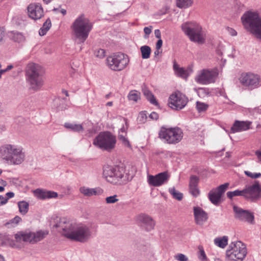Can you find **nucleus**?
<instances>
[{
    "label": "nucleus",
    "instance_id": "nucleus-38",
    "mask_svg": "<svg viewBox=\"0 0 261 261\" xmlns=\"http://www.w3.org/2000/svg\"><path fill=\"white\" fill-rule=\"evenodd\" d=\"M12 39L17 42H23L25 40V37L21 33L17 32H13Z\"/></svg>",
    "mask_w": 261,
    "mask_h": 261
},
{
    "label": "nucleus",
    "instance_id": "nucleus-39",
    "mask_svg": "<svg viewBox=\"0 0 261 261\" xmlns=\"http://www.w3.org/2000/svg\"><path fill=\"white\" fill-rule=\"evenodd\" d=\"M199 178L195 175H192L190 177L189 187L198 186Z\"/></svg>",
    "mask_w": 261,
    "mask_h": 261
},
{
    "label": "nucleus",
    "instance_id": "nucleus-20",
    "mask_svg": "<svg viewBox=\"0 0 261 261\" xmlns=\"http://www.w3.org/2000/svg\"><path fill=\"white\" fill-rule=\"evenodd\" d=\"M24 159L25 154L23 151V149L20 147L14 145L8 163L12 165H19L23 162Z\"/></svg>",
    "mask_w": 261,
    "mask_h": 261
},
{
    "label": "nucleus",
    "instance_id": "nucleus-18",
    "mask_svg": "<svg viewBox=\"0 0 261 261\" xmlns=\"http://www.w3.org/2000/svg\"><path fill=\"white\" fill-rule=\"evenodd\" d=\"M170 176L167 172L160 173L155 175H149L148 177V182L150 186L159 187L166 183Z\"/></svg>",
    "mask_w": 261,
    "mask_h": 261
},
{
    "label": "nucleus",
    "instance_id": "nucleus-4",
    "mask_svg": "<svg viewBox=\"0 0 261 261\" xmlns=\"http://www.w3.org/2000/svg\"><path fill=\"white\" fill-rule=\"evenodd\" d=\"M244 28L261 41V17L255 11H247L241 17Z\"/></svg>",
    "mask_w": 261,
    "mask_h": 261
},
{
    "label": "nucleus",
    "instance_id": "nucleus-40",
    "mask_svg": "<svg viewBox=\"0 0 261 261\" xmlns=\"http://www.w3.org/2000/svg\"><path fill=\"white\" fill-rule=\"evenodd\" d=\"M118 201L117 195H114L113 196L107 197L106 198V202L108 204L114 203Z\"/></svg>",
    "mask_w": 261,
    "mask_h": 261
},
{
    "label": "nucleus",
    "instance_id": "nucleus-14",
    "mask_svg": "<svg viewBox=\"0 0 261 261\" xmlns=\"http://www.w3.org/2000/svg\"><path fill=\"white\" fill-rule=\"evenodd\" d=\"M260 76L251 72L242 73L239 78L240 83L244 86L251 89L257 88L259 86Z\"/></svg>",
    "mask_w": 261,
    "mask_h": 261
},
{
    "label": "nucleus",
    "instance_id": "nucleus-45",
    "mask_svg": "<svg viewBox=\"0 0 261 261\" xmlns=\"http://www.w3.org/2000/svg\"><path fill=\"white\" fill-rule=\"evenodd\" d=\"M190 193L194 197H197L200 193L199 190L198 186L189 187Z\"/></svg>",
    "mask_w": 261,
    "mask_h": 261
},
{
    "label": "nucleus",
    "instance_id": "nucleus-61",
    "mask_svg": "<svg viewBox=\"0 0 261 261\" xmlns=\"http://www.w3.org/2000/svg\"><path fill=\"white\" fill-rule=\"evenodd\" d=\"M63 94H65L66 96H69L68 92L67 90L63 89L62 91Z\"/></svg>",
    "mask_w": 261,
    "mask_h": 261
},
{
    "label": "nucleus",
    "instance_id": "nucleus-41",
    "mask_svg": "<svg viewBox=\"0 0 261 261\" xmlns=\"http://www.w3.org/2000/svg\"><path fill=\"white\" fill-rule=\"evenodd\" d=\"M196 108L198 111L201 112L206 110L207 108V106L203 102L197 101L196 103Z\"/></svg>",
    "mask_w": 261,
    "mask_h": 261
},
{
    "label": "nucleus",
    "instance_id": "nucleus-56",
    "mask_svg": "<svg viewBox=\"0 0 261 261\" xmlns=\"http://www.w3.org/2000/svg\"><path fill=\"white\" fill-rule=\"evenodd\" d=\"M47 31L48 30L41 27L39 31V34L40 36H44L46 34Z\"/></svg>",
    "mask_w": 261,
    "mask_h": 261
},
{
    "label": "nucleus",
    "instance_id": "nucleus-21",
    "mask_svg": "<svg viewBox=\"0 0 261 261\" xmlns=\"http://www.w3.org/2000/svg\"><path fill=\"white\" fill-rule=\"evenodd\" d=\"M137 220L138 223L144 226L147 231H150L154 227L155 223L149 215L141 214L137 216Z\"/></svg>",
    "mask_w": 261,
    "mask_h": 261
},
{
    "label": "nucleus",
    "instance_id": "nucleus-27",
    "mask_svg": "<svg viewBox=\"0 0 261 261\" xmlns=\"http://www.w3.org/2000/svg\"><path fill=\"white\" fill-rule=\"evenodd\" d=\"M228 240L227 236L218 237L214 240V243L217 246L221 248H224L228 244Z\"/></svg>",
    "mask_w": 261,
    "mask_h": 261
},
{
    "label": "nucleus",
    "instance_id": "nucleus-8",
    "mask_svg": "<svg viewBox=\"0 0 261 261\" xmlns=\"http://www.w3.org/2000/svg\"><path fill=\"white\" fill-rule=\"evenodd\" d=\"M159 137L168 144H175L182 139L183 132L178 127L166 128L163 126L159 131Z\"/></svg>",
    "mask_w": 261,
    "mask_h": 261
},
{
    "label": "nucleus",
    "instance_id": "nucleus-22",
    "mask_svg": "<svg viewBox=\"0 0 261 261\" xmlns=\"http://www.w3.org/2000/svg\"><path fill=\"white\" fill-rule=\"evenodd\" d=\"M193 211L196 223L198 225H203L208 219L207 213L202 208L198 206L194 207Z\"/></svg>",
    "mask_w": 261,
    "mask_h": 261
},
{
    "label": "nucleus",
    "instance_id": "nucleus-48",
    "mask_svg": "<svg viewBox=\"0 0 261 261\" xmlns=\"http://www.w3.org/2000/svg\"><path fill=\"white\" fill-rule=\"evenodd\" d=\"M96 57L102 58L105 56V51L103 49H98L95 53Z\"/></svg>",
    "mask_w": 261,
    "mask_h": 261
},
{
    "label": "nucleus",
    "instance_id": "nucleus-28",
    "mask_svg": "<svg viewBox=\"0 0 261 261\" xmlns=\"http://www.w3.org/2000/svg\"><path fill=\"white\" fill-rule=\"evenodd\" d=\"M19 213L23 215H25L29 211V204L25 201H19L17 203Z\"/></svg>",
    "mask_w": 261,
    "mask_h": 261
},
{
    "label": "nucleus",
    "instance_id": "nucleus-37",
    "mask_svg": "<svg viewBox=\"0 0 261 261\" xmlns=\"http://www.w3.org/2000/svg\"><path fill=\"white\" fill-rule=\"evenodd\" d=\"M198 257L200 261H208L207 257L202 246H198Z\"/></svg>",
    "mask_w": 261,
    "mask_h": 261
},
{
    "label": "nucleus",
    "instance_id": "nucleus-23",
    "mask_svg": "<svg viewBox=\"0 0 261 261\" xmlns=\"http://www.w3.org/2000/svg\"><path fill=\"white\" fill-rule=\"evenodd\" d=\"M251 124L249 121H241L239 120L235 121L230 129V132L235 133L237 132L245 131L250 128Z\"/></svg>",
    "mask_w": 261,
    "mask_h": 261
},
{
    "label": "nucleus",
    "instance_id": "nucleus-42",
    "mask_svg": "<svg viewBox=\"0 0 261 261\" xmlns=\"http://www.w3.org/2000/svg\"><path fill=\"white\" fill-rule=\"evenodd\" d=\"M147 118L146 113L145 112H141L139 114L137 119L140 123H144L146 121Z\"/></svg>",
    "mask_w": 261,
    "mask_h": 261
},
{
    "label": "nucleus",
    "instance_id": "nucleus-5",
    "mask_svg": "<svg viewBox=\"0 0 261 261\" xmlns=\"http://www.w3.org/2000/svg\"><path fill=\"white\" fill-rule=\"evenodd\" d=\"M103 175L108 182L113 185H123L129 181V175L125 169L119 166H105Z\"/></svg>",
    "mask_w": 261,
    "mask_h": 261
},
{
    "label": "nucleus",
    "instance_id": "nucleus-1",
    "mask_svg": "<svg viewBox=\"0 0 261 261\" xmlns=\"http://www.w3.org/2000/svg\"><path fill=\"white\" fill-rule=\"evenodd\" d=\"M55 226L62 230V234L65 237L81 243L87 242L92 236V231L89 226L75 224L65 218L60 219Z\"/></svg>",
    "mask_w": 261,
    "mask_h": 261
},
{
    "label": "nucleus",
    "instance_id": "nucleus-55",
    "mask_svg": "<svg viewBox=\"0 0 261 261\" xmlns=\"http://www.w3.org/2000/svg\"><path fill=\"white\" fill-rule=\"evenodd\" d=\"M163 41L161 39H159L156 43V49L159 50L162 46Z\"/></svg>",
    "mask_w": 261,
    "mask_h": 261
},
{
    "label": "nucleus",
    "instance_id": "nucleus-51",
    "mask_svg": "<svg viewBox=\"0 0 261 261\" xmlns=\"http://www.w3.org/2000/svg\"><path fill=\"white\" fill-rule=\"evenodd\" d=\"M149 117L152 120H156L159 118V115L157 113L153 112L149 115Z\"/></svg>",
    "mask_w": 261,
    "mask_h": 261
},
{
    "label": "nucleus",
    "instance_id": "nucleus-7",
    "mask_svg": "<svg viewBox=\"0 0 261 261\" xmlns=\"http://www.w3.org/2000/svg\"><path fill=\"white\" fill-rule=\"evenodd\" d=\"M48 234V230H40L33 232L29 230L20 231L14 235L16 242H28L30 244H35L44 239Z\"/></svg>",
    "mask_w": 261,
    "mask_h": 261
},
{
    "label": "nucleus",
    "instance_id": "nucleus-59",
    "mask_svg": "<svg viewBox=\"0 0 261 261\" xmlns=\"http://www.w3.org/2000/svg\"><path fill=\"white\" fill-rule=\"evenodd\" d=\"M255 154L256 155L258 161L261 162V151L257 150L255 151Z\"/></svg>",
    "mask_w": 261,
    "mask_h": 261
},
{
    "label": "nucleus",
    "instance_id": "nucleus-47",
    "mask_svg": "<svg viewBox=\"0 0 261 261\" xmlns=\"http://www.w3.org/2000/svg\"><path fill=\"white\" fill-rule=\"evenodd\" d=\"M175 259L178 261H189L188 257L184 254L178 253L174 256Z\"/></svg>",
    "mask_w": 261,
    "mask_h": 261
},
{
    "label": "nucleus",
    "instance_id": "nucleus-16",
    "mask_svg": "<svg viewBox=\"0 0 261 261\" xmlns=\"http://www.w3.org/2000/svg\"><path fill=\"white\" fill-rule=\"evenodd\" d=\"M229 183L221 185L216 188L212 189L208 194L210 201L214 205H218L221 202L222 195L228 189Z\"/></svg>",
    "mask_w": 261,
    "mask_h": 261
},
{
    "label": "nucleus",
    "instance_id": "nucleus-15",
    "mask_svg": "<svg viewBox=\"0 0 261 261\" xmlns=\"http://www.w3.org/2000/svg\"><path fill=\"white\" fill-rule=\"evenodd\" d=\"M188 98L181 93L177 92L172 94L168 100V105L172 109L179 110L187 104Z\"/></svg>",
    "mask_w": 261,
    "mask_h": 261
},
{
    "label": "nucleus",
    "instance_id": "nucleus-19",
    "mask_svg": "<svg viewBox=\"0 0 261 261\" xmlns=\"http://www.w3.org/2000/svg\"><path fill=\"white\" fill-rule=\"evenodd\" d=\"M27 9L29 17L35 20L40 19L44 16L43 9L39 3L30 4Z\"/></svg>",
    "mask_w": 261,
    "mask_h": 261
},
{
    "label": "nucleus",
    "instance_id": "nucleus-60",
    "mask_svg": "<svg viewBox=\"0 0 261 261\" xmlns=\"http://www.w3.org/2000/svg\"><path fill=\"white\" fill-rule=\"evenodd\" d=\"M6 196L7 197H6V198H8V200L9 199L11 198L14 197V193L12 192H9L6 194Z\"/></svg>",
    "mask_w": 261,
    "mask_h": 261
},
{
    "label": "nucleus",
    "instance_id": "nucleus-49",
    "mask_svg": "<svg viewBox=\"0 0 261 261\" xmlns=\"http://www.w3.org/2000/svg\"><path fill=\"white\" fill-rule=\"evenodd\" d=\"M51 26V20L49 18L46 19V20L44 22L43 26L42 27L43 28L46 29L47 30H49Z\"/></svg>",
    "mask_w": 261,
    "mask_h": 261
},
{
    "label": "nucleus",
    "instance_id": "nucleus-63",
    "mask_svg": "<svg viewBox=\"0 0 261 261\" xmlns=\"http://www.w3.org/2000/svg\"><path fill=\"white\" fill-rule=\"evenodd\" d=\"M159 53H160L159 50H158L156 49V50L154 53L155 56H158Z\"/></svg>",
    "mask_w": 261,
    "mask_h": 261
},
{
    "label": "nucleus",
    "instance_id": "nucleus-34",
    "mask_svg": "<svg viewBox=\"0 0 261 261\" xmlns=\"http://www.w3.org/2000/svg\"><path fill=\"white\" fill-rule=\"evenodd\" d=\"M173 68L178 76L182 78H186L187 76V71L183 68L178 67L175 62L173 65Z\"/></svg>",
    "mask_w": 261,
    "mask_h": 261
},
{
    "label": "nucleus",
    "instance_id": "nucleus-52",
    "mask_svg": "<svg viewBox=\"0 0 261 261\" xmlns=\"http://www.w3.org/2000/svg\"><path fill=\"white\" fill-rule=\"evenodd\" d=\"M119 137L120 139L123 141V142L124 143L125 145H126L127 146H130L129 141L125 137H124L123 136H122L121 135H119Z\"/></svg>",
    "mask_w": 261,
    "mask_h": 261
},
{
    "label": "nucleus",
    "instance_id": "nucleus-36",
    "mask_svg": "<svg viewBox=\"0 0 261 261\" xmlns=\"http://www.w3.org/2000/svg\"><path fill=\"white\" fill-rule=\"evenodd\" d=\"M227 197L232 199L233 197L235 196H242L244 197L243 189L242 190H236L234 191H229L226 193Z\"/></svg>",
    "mask_w": 261,
    "mask_h": 261
},
{
    "label": "nucleus",
    "instance_id": "nucleus-30",
    "mask_svg": "<svg viewBox=\"0 0 261 261\" xmlns=\"http://www.w3.org/2000/svg\"><path fill=\"white\" fill-rule=\"evenodd\" d=\"M176 6L180 9H186L192 6L193 0H176Z\"/></svg>",
    "mask_w": 261,
    "mask_h": 261
},
{
    "label": "nucleus",
    "instance_id": "nucleus-33",
    "mask_svg": "<svg viewBox=\"0 0 261 261\" xmlns=\"http://www.w3.org/2000/svg\"><path fill=\"white\" fill-rule=\"evenodd\" d=\"M127 98L129 100L136 102L140 98V93L136 90H132L128 93Z\"/></svg>",
    "mask_w": 261,
    "mask_h": 261
},
{
    "label": "nucleus",
    "instance_id": "nucleus-54",
    "mask_svg": "<svg viewBox=\"0 0 261 261\" xmlns=\"http://www.w3.org/2000/svg\"><path fill=\"white\" fill-rule=\"evenodd\" d=\"M152 27L151 26L149 27H145L144 28V32L146 35H149L152 31Z\"/></svg>",
    "mask_w": 261,
    "mask_h": 261
},
{
    "label": "nucleus",
    "instance_id": "nucleus-32",
    "mask_svg": "<svg viewBox=\"0 0 261 261\" xmlns=\"http://www.w3.org/2000/svg\"><path fill=\"white\" fill-rule=\"evenodd\" d=\"M142 58L144 59H148L150 57L151 53V48L149 46L144 45L141 47Z\"/></svg>",
    "mask_w": 261,
    "mask_h": 261
},
{
    "label": "nucleus",
    "instance_id": "nucleus-35",
    "mask_svg": "<svg viewBox=\"0 0 261 261\" xmlns=\"http://www.w3.org/2000/svg\"><path fill=\"white\" fill-rule=\"evenodd\" d=\"M169 192L174 199L179 201L182 200L183 198L182 194L176 191L174 187L170 188L169 189Z\"/></svg>",
    "mask_w": 261,
    "mask_h": 261
},
{
    "label": "nucleus",
    "instance_id": "nucleus-43",
    "mask_svg": "<svg viewBox=\"0 0 261 261\" xmlns=\"http://www.w3.org/2000/svg\"><path fill=\"white\" fill-rule=\"evenodd\" d=\"M244 173L247 176L253 179H256L261 177V173H252L248 171H245Z\"/></svg>",
    "mask_w": 261,
    "mask_h": 261
},
{
    "label": "nucleus",
    "instance_id": "nucleus-46",
    "mask_svg": "<svg viewBox=\"0 0 261 261\" xmlns=\"http://www.w3.org/2000/svg\"><path fill=\"white\" fill-rule=\"evenodd\" d=\"M5 36L6 33L4 28L0 27V46L5 43Z\"/></svg>",
    "mask_w": 261,
    "mask_h": 261
},
{
    "label": "nucleus",
    "instance_id": "nucleus-11",
    "mask_svg": "<svg viewBox=\"0 0 261 261\" xmlns=\"http://www.w3.org/2000/svg\"><path fill=\"white\" fill-rule=\"evenodd\" d=\"M129 59L127 55L118 53L108 57L107 59L108 66L114 71H121L128 65Z\"/></svg>",
    "mask_w": 261,
    "mask_h": 261
},
{
    "label": "nucleus",
    "instance_id": "nucleus-13",
    "mask_svg": "<svg viewBox=\"0 0 261 261\" xmlns=\"http://www.w3.org/2000/svg\"><path fill=\"white\" fill-rule=\"evenodd\" d=\"M218 75V70L217 68L211 70L203 69L198 72L195 80L199 84L206 85L214 83Z\"/></svg>",
    "mask_w": 261,
    "mask_h": 261
},
{
    "label": "nucleus",
    "instance_id": "nucleus-9",
    "mask_svg": "<svg viewBox=\"0 0 261 261\" xmlns=\"http://www.w3.org/2000/svg\"><path fill=\"white\" fill-rule=\"evenodd\" d=\"M247 254L244 244L241 241L231 243L226 251V261H242Z\"/></svg>",
    "mask_w": 261,
    "mask_h": 261
},
{
    "label": "nucleus",
    "instance_id": "nucleus-17",
    "mask_svg": "<svg viewBox=\"0 0 261 261\" xmlns=\"http://www.w3.org/2000/svg\"><path fill=\"white\" fill-rule=\"evenodd\" d=\"M233 210L234 213V217L236 219L251 224L254 223V217L253 213L236 205L233 206Z\"/></svg>",
    "mask_w": 261,
    "mask_h": 261
},
{
    "label": "nucleus",
    "instance_id": "nucleus-50",
    "mask_svg": "<svg viewBox=\"0 0 261 261\" xmlns=\"http://www.w3.org/2000/svg\"><path fill=\"white\" fill-rule=\"evenodd\" d=\"M226 30L227 31L228 33L232 36H236L237 35V31L230 27H227L226 28Z\"/></svg>",
    "mask_w": 261,
    "mask_h": 261
},
{
    "label": "nucleus",
    "instance_id": "nucleus-2",
    "mask_svg": "<svg viewBox=\"0 0 261 261\" xmlns=\"http://www.w3.org/2000/svg\"><path fill=\"white\" fill-rule=\"evenodd\" d=\"M92 28L93 23L84 14L77 17L71 25L73 36L78 43L86 40Z\"/></svg>",
    "mask_w": 261,
    "mask_h": 261
},
{
    "label": "nucleus",
    "instance_id": "nucleus-58",
    "mask_svg": "<svg viewBox=\"0 0 261 261\" xmlns=\"http://www.w3.org/2000/svg\"><path fill=\"white\" fill-rule=\"evenodd\" d=\"M10 246L13 248H17V245L16 244L15 241L10 238Z\"/></svg>",
    "mask_w": 261,
    "mask_h": 261
},
{
    "label": "nucleus",
    "instance_id": "nucleus-53",
    "mask_svg": "<svg viewBox=\"0 0 261 261\" xmlns=\"http://www.w3.org/2000/svg\"><path fill=\"white\" fill-rule=\"evenodd\" d=\"M8 202V198L0 195V205H4Z\"/></svg>",
    "mask_w": 261,
    "mask_h": 261
},
{
    "label": "nucleus",
    "instance_id": "nucleus-3",
    "mask_svg": "<svg viewBox=\"0 0 261 261\" xmlns=\"http://www.w3.org/2000/svg\"><path fill=\"white\" fill-rule=\"evenodd\" d=\"M25 72L26 80L30 88L35 91L40 90L44 84V71L41 66L36 63H29Z\"/></svg>",
    "mask_w": 261,
    "mask_h": 261
},
{
    "label": "nucleus",
    "instance_id": "nucleus-26",
    "mask_svg": "<svg viewBox=\"0 0 261 261\" xmlns=\"http://www.w3.org/2000/svg\"><path fill=\"white\" fill-rule=\"evenodd\" d=\"M64 126L71 131L80 133L84 130L83 126L82 124H74L70 123H65Z\"/></svg>",
    "mask_w": 261,
    "mask_h": 261
},
{
    "label": "nucleus",
    "instance_id": "nucleus-44",
    "mask_svg": "<svg viewBox=\"0 0 261 261\" xmlns=\"http://www.w3.org/2000/svg\"><path fill=\"white\" fill-rule=\"evenodd\" d=\"M20 221H21V218L18 216H16L13 219L10 220L9 222L6 223V225L14 224L12 225L14 226L17 225Z\"/></svg>",
    "mask_w": 261,
    "mask_h": 261
},
{
    "label": "nucleus",
    "instance_id": "nucleus-57",
    "mask_svg": "<svg viewBox=\"0 0 261 261\" xmlns=\"http://www.w3.org/2000/svg\"><path fill=\"white\" fill-rule=\"evenodd\" d=\"M155 36L158 39H161V34L159 30L156 29L154 31Z\"/></svg>",
    "mask_w": 261,
    "mask_h": 261
},
{
    "label": "nucleus",
    "instance_id": "nucleus-29",
    "mask_svg": "<svg viewBox=\"0 0 261 261\" xmlns=\"http://www.w3.org/2000/svg\"><path fill=\"white\" fill-rule=\"evenodd\" d=\"M81 193L86 196H91L92 195H96L97 194V192L96 189L88 188L85 187H81L80 189Z\"/></svg>",
    "mask_w": 261,
    "mask_h": 261
},
{
    "label": "nucleus",
    "instance_id": "nucleus-12",
    "mask_svg": "<svg viewBox=\"0 0 261 261\" xmlns=\"http://www.w3.org/2000/svg\"><path fill=\"white\" fill-rule=\"evenodd\" d=\"M244 198L254 202L261 197V186L258 181L255 180L252 185L246 186L243 189Z\"/></svg>",
    "mask_w": 261,
    "mask_h": 261
},
{
    "label": "nucleus",
    "instance_id": "nucleus-10",
    "mask_svg": "<svg viewBox=\"0 0 261 261\" xmlns=\"http://www.w3.org/2000/svg\"><path fill=\"white\" fill-rule=\"evenodd\" d=\"M116 138L109 132H101L93 140V144L103 150L112 151L115 147Z\"/></svg>",
    "mask_w": 261,
    "mask_h": 261
},
{
    "label": "nucleus",
    "instance_id": "nucleus-25",
    "mask_svg": "<svg viewBox=\"0 0 261 261\" xmlns=\"http://www.w3.org/2000/svg\"><path fill=\"white\" fill-rule=\"evenodd\" d=\"M14 145L6 144L0 147V158L9 162Z\"/></svg>",
    "mask_w": 261,
    "mask_h": 261
},
{
    "label": "nucleus",
    "instance_id": "nucleus-62",
    "mask_svg": "<svg viewBox=\"0 0 261 261\" xmlns=\"http://www.w3.org/2000/svg\"><path fill=\"white\" fill-rule=\"evenodd\" d=\"M13 68V66L12 65H8V66L7 67L6 69H7V70L8 71H9V70H10L11 69H12Z\"/></svg>",
    "mask_w": 261,
    "mask_h": 261
},
{
    "label": "nucleus",
    "instance_id": "nucleus-24",
    "mask_svg": "<svg viewBox=\"0 0 261 261\" xmlns=\"http://www.w3.org/2000/svg\"><path fill=\"white\" fill-rule=\"evenodd\" d=\"M34 194L35 197L40 199L56 198L58 196V193L57 192L44 190L40 189H37L34 190Z\"/></svg>",
    "mask_w": 261,
    "mask_h": 261
},
{
    "label": "nucleus",
    "instance_id": "nucleus-31",
    "mask_svg": "<svg viewBox=\"0 0 261 261\" xmlns=\"http://www.w3.org/2000/svg\"><path fill=\"white\" fill-rule=\"evenodd\" d=\"M143 92L144 95L145 96L148 100L150 102V103L155 106L158 105V103L156 100L154 95L148 89L144 88L143 89Z\"/></svg>",
    "mask_w": 261,
    "mask_h": 261
},
{
    "label": "nucleus",
    "instance_id": "nucleus-6",
    "mask_svg": "<svg viewBox=\"0 0 261 261\" xmlns=\"http://www.w3.org/2000/svg\"><path fill=\"white\" fill-rule=\"evenodd\" d=\"M181 28L191 41L199 44L204 42V35L199 24L195 22H186L181 25Z\"/></svg>",
    "mask_w": 261,
    "mask_h": 261
},
{
    "label": "nucleus",
    "instance_id": "nucleus-64",
    "mask_svg": "<svg viewBox=\"0 0 261 261\" xmlns=\"http://www.w3.org/2000/svg\"><path fill=\"white\" fill-rule=\"evenodd\" d=\"M0 261H5L4 257L1 254H0Z\"/></svg>",
    "mask_w": 261,
    "mask_h": 261
}]
</instances>
